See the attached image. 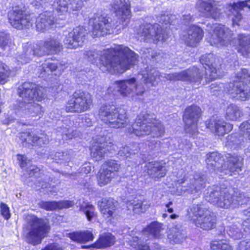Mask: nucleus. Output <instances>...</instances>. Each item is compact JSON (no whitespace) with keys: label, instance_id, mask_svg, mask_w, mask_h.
<instances>
[{"label":"nucleus","instance_id":"7ed1b4c3","mask_svg":"<svg viewBox=\"0 0 250 250\" xmlns=\"http://www.w3.org/2000/svg\"><path fill=\"white\" fill-rule=\"evenodd\" d=\"M128 132L134 133L137 136L150 135L153 137H161L165 133V127L159 121L153 119L146 113L139 115L135 123Z\"/></svg>","mask_w":250,"mask_h":250},{"label":"nucleus","instance_id":"de8ad7c7","mask_svg":"<svg viewBox=\"0 0 250 250\" xmlns=\"http://www.w3.org/2000/svg\"><path fill=\"white\" fill-rule=\"evenodd\" d=\"M236 81L239 83V85L244 86L250 83V75L247 69H242L237 73L236 80L233 83Z\"/></svg>","mask_w":250,"mask_h":250},{"label":"nucleus","instance_id":"6ab92c4d","mask_svg":"<svg viewBox=\"0 0 250 250\" xmlns=\"http://www.w3.org/2000/svg\"><path fill=\"white\" fill-rule=\"evenodd\" d=\"M58 4L56 11L62 20L65 18L67 13L79 11L83 5L82 0H56Z\"/></svg>","mask_w":250,"mask_h":250},{"label":"nucleus","instance_id":"0e129e2a","mask_svg":"<svg viewBox=\"0 0 250 250\" xmlns=\"http://www.w3.org/2000/svg\"><path fill=\"white\" fill-rule=\"evenodd\" d=\"M118 154L125 158L129 157L131 154L128 146H125L122 148L118 152Z\"/></svg>","mask_w":250,"mask_h":250},{"label":"nucleus","instance_id":"1a4fd4ad","mask_svg":"<svg viewBox=\"0 0 250 250\" xmlns=\"http://www.w3.org/2000/svg\"><path fill=\"white\" fill-rule=\"evenodd\" d=\"M206 200L213 205L224 208L232 206V195L227 188L222 189L217 186L208 188L205 194Z\"/></svg>","mask_w":250,"mask_h":250},{"label":"nucleus","instance_id":"393cba45","mask_svg":"<svg viewBox=\"0 0 250 250\" xmlns=\"http://www.w3.org/2000/svg\"><path fill=\"white\" fill-rule=\"evenodd\" d=\"M227 92L233 98L245 101L250 97V90L246 89L244 85H239V83L237 81L235 83H230L226 87Z\"/></svg>","mask_w":250,"mask_h":250},{"label":"nucleus","instance_id":"79ce46f5","mask_svg":"<svg viewBox=\"0 0 250 250\" xmlns=\"http://www.w3.org/2000/svg\"><path fill=\"white\" fill-rule=\"evenodd\" d=\"M71 155L70 151H59L57 152L54 155V159L58 163L60 164H66L69 162L71 158Z\"/></svg>","mask_w":250,"mask_h":250},{"label":"nucleus","instance_id":"5fc2aeb1","mask_svg":"<svg viewBox=\"0 0 250 250\" xmlns=\"http://www.w3.org/2000/svg\"><path fill=\"white\" fill-rule=\"evenodd\" d=\"M11 43V39L9 34L4 32L0 33V48L5 50Z\"/></svg>","mask_w":250,"mask_h":250},{"label":"nucleus","instance_id":"f704fd0d","mask_svg":"<svg viewBox=\"0 0 250 250\" xmlns=\"http://www.w3.org/2000/svg\"><path fill=\"white\" fill-rule=\"evenodd\" d=\"M221 156L217 152H210L207 154L206 162L210 170H215L219 167Z\"/></svg>","mask_w":250,"mask_h":250},{"label":"nucleus","instance_id":"864d4df0","mask_svg":"<svg viewBox=\"0 0 250 250\" xmlns=\"http://www.w3.org/2000/svg\"><path fill=\"white\" fill-rule=\"evenodd\" d=\"M39 206L42 209L48 211H52L58 209L57 201H42L38 203Z\"/></svg>","mask_w":250,"mask_h":250},{"label":"nucleus","instance_id":"0eeeda50","mask_svg":"<svg viewBox=\"0 0 250 250\" xmlns=\"http://www.w3.org/2000/svg\"><path fill=\"white\" fill-rule=\"evenodd\" d=\"M27 220L26 241L30 244L36 245L41 242L49 232L50 227L48 221L38 218L34 215L28 216Z\"/></svg>","mask_w":250,"mask_h":250},{"label":"nucleus","instance_id":"09e8293b","mask_svg":"<svg viewBox=\"0 0 250 250\" xmlns=\"http://www.w3.org/2000/svg\"><path fill=\"white\" fill-rule=\"evenodd\" d=\"M79 209L84 213L87 219L89 221H91L92 219L96 216V214L95 212V208L92 205L86 204L85 205H81Z\"/></svg>","mask_w":250,"mask_h":250},{"label":"nucleus","instance_id":"4468645a","mask_svg":"<svg viewBox=\"0 0 250 250\" xmlns=\"http://www.w3.org/2000/svg\"><path fill=\"white\" fill-rule=\"evenodd\" d=\"M200 116L201 109L195 105L187 108L183 115L185 131L193 137H195L198 132L197 123Z\"/></svg>","mask_w":250,"mask_h":250},{"label":"nucleus","instance_id":"680f3d73","mask_svg":"<svg viewBox=\"0 0 250 250\" xmlns=\"http://www.w3.org/2000/svg\"><path fill=\"white\" fill-rule=\"evenodd\" d=\"M161 145L160 141L153 140L149 142L148 147L150 150L158 151L161 149Z\"/></svg>","mask_w":250,"mask_h":250},{"label":"nucleus","instance_id":"3c124183","mask_svg":"<svg viewBox=\"0 0 250 250\" xmlns=\"http://www.w3.org/2000/svg\"><path fill=\"white\" fill-rule=\"evenodd\" d=\"M34 47L33 53L34 56L41 57L45 55H49L44 45L43 42H40L38 43L32 45Z\"/></svg>","mask_w":250,"mask_h":250},{"label":"nucleus","instance_id":"c03bdc74","mask_svg":"<svg viewBox=\"0 0 250 250\" xmlns=\"http://www.w3.org/2000/svg\"><path fill=\"white\" fill-rule=\"evenodd\" d=\"M143 78L145 83H150L154 85V82L157 78H159V72L155 69L153 68L149 71L147 70L146 73L143 74Z\"/></svg>","mask_w":250,"mask_h":250},{"label":"nucleus","instance_id":"c756f323","mask_svg":"<svg viewBox=\"0 0 250 250\" xmlns=\"http://www.w3.org/2000/svg\"><path fill=\"white\" fill-rule=\"evenodd\" d=\"M25 140L32 145L42 146L48 143L49 138L47 135L43 133H41L38 135L34 133H30L28 134Z\"/></svg>","mask_w":250,"mask_h":250},{"label":"nucleus","instance_id":"9d476101","mask_svg":"<svg viewBox=\"0 0 250 250\" xmlns=\"http://www.w3.org/2000/svg\"><path fill=\"white\" fill-rule=\"evenodd\" d=\"M92 104L91 95L81 90L75 91L65 106L67 112L82 113L88 110Z\"/></svg>","mask_w":250,"mask_h":250},{"label":"nucleus","instance_id":"dca6fc26","mask_svg":"<svg viewBox=\"0 0 250 250\" xmlns=\"http://www.w3.org/2000/svg\"><path fill=\"white\" fill-rule=\"evenodd\" d=\"M102 167L98 176V183L101 187L109 183L116 176L121 166L115 160H108L104 162Z\"/></svg>","mask_w":250,"mask_h":250},{"label":"nucleus","instance_id":"ea45409f","mask_svg":"<svg viewBox=\"0 0 250 250\" xmlns=\"http://www.w3.org/2000/svg\"><path fill=\"white\" fill-rule=\"evenodd\" d=\"M228 169L230 172L241 170L243 165L242 158L239 156H232L227 162Z\"/></svg>","mask_w":250,"mask_h":250},{"label":"nucleus","instance_id":"412c9836","mask_svg":"<svg viewBox=\"0 0 250 250\" xmlns=\"http://www.w3.org/2000/svg\"><path fill=\"white\" fill-rule=\"evenodd\" d=\"M129 0H115L112 3V7L116 15L122 16L123 26H126L129 22L130 16Z\"/></svg>","mask_w":250,"mask_h":250},{"label":"nucleus","instance_id":"f8f14e48","mask_svg":"<svg viewBox=\"0 0 250 250\" xmlns=\"http://www.w3.org/2000/svg\"><path fill=\"white\" fill-rule=\"evenodd\" d=\"M13 109L19 117L41 118L43 113L42 107L32 101H16L13 105Z\"/></svg>","mask_w":250,"mask_h":250},{"label":"nucleus","instance_id":"7c9ffc66","mask_svg":"<svg viewBox=\"0 0 250 250\" xmlns=\"http://www.w3.org/2000/svg\"><path fill=\"white\" fill-rule=\"evenodd\" d=\"M238 52L244 57H249L250 55V37L240 34L238 35Z\"/></svg>","mask_w":250,"mask_h":250},{"label":"nucleus","instance_id":"4d7b16f0","mask_svg":"<svg viewBox=\"0 0 250 250\" xmlns=\"http://www.w3.org/2000/svg\"><path fill=\"white\" fill-rule=\"evenodd\" d=\"M232 200L233 207L245 203L247 200L245 196L240 192H235V195L232 196Z\"/></svg>","mask_w":250,"mask_h":250},{"label":"nucleus","instance_id":"58836bf2","mask_svg":"<svg viewBox=\"0 0 250 250\" xmlns=\"http://www.w3.org/2000/svg\"><path fill=\"white\" fill-rule=\"evenodd\" d=\"M241 115L242 111L236 105L231 104L228 106L226 113V118L227 120L236 121Z\"/></svg>","mask_w":250,"mask_h":250},{"label":"nucleus","instance_id":"f03ea898","mask_svg":"<svg viewBox=\"0 0 250 250\" xmlns=\"http://www.w3.org/2000/svg\"><path fill=\"white\" fill-rule=\"evenodd\" d=\"M102 70L110 73H123L138 61V55L128 47L115 45L101 54Z\"/></svg>","mask_w":250,"mask_h":250},{"label":"nucleus","instance_id":"bf43d9fd","mask_svg":"<svg viewBox=\"0 0 250 250\" xmlns=\"http://www.w3.org/2000/svg\"><path fill=\"white\" fill-rule=\"evenodd\" d=\"M0 212L2 216L6 220H8L11 217L9 208L8 206L3 203H1L0 204Z\"/></svg>","mask_w":250,"mask_h":250},{"label":"nucleus","instance_id":"e433bc0d","mask_svg":"<svg viewBox=\"0 0 250 250\" xmlns=\"http://www.w3.org/2000/svg\"><path fill=\"white\" fill-rule=\"evenodd\" d=\"M90 150L92 158L95 161H98L104 158L109 149L105 146V144H96L92 146Z\"/></svg>","mask_w":250,"mask_h":250},{"label":"nucleus","instance_id":"774afa93","mask_svg":"<svg viewBox=\"0 0 250 250\" xmlns=\"http://www.w3.org/2000/svg\"><path fill=\"white\" fill-rule=\"evenodd\" d=\"M239 250H250V242L243 241L240 242Z\"/></svg>","mask_w":250,"mask_h":250},{"label":"nucleus","instance_id":"4c0bfd02","mask_svg":"<svg viewBox=\"0 0 250 250\" xmlns=\"http://www.w3.org/2000/svg\"><path fill=\"white\" fill-rule=\"evenodd\" d=\"M148 173L156 178L164 177L166 174L165 169L159 162H152L147 165Z\"/></svg>","mask_w":250,"mask_h":250},{"label":"nucleus","instance_id":"a211bd4d","mask_svg":"<svg viewBox=\"0 0 250 250\" xmlns=\"http://www.w3.org/2000/svg\"><path fill=\"white\" fill-rule=\"evenodd\" d=\"M87 34V32L83 26L76 27L66 36L64 44L67 48L75 49L83 44Z\"/></svg>","mask_w":250,"mask_h":250},{"label":"nucleus","instance_id":"f3484780","mask_svg":"<svg viewBox=\"0 0 250 250\" xmlns=\"http://www.w3.org/2000/svg\"><path fill=\"white\" fill-rule=\"evenodd\" d=\"M221 5L214 0H199L196 3V7L204 16L218 19L221 15Z\"/></svg>","mask_w":250,"mask_h":250},{"label":"nucleus","instance_id":"4be33fe9","mask_svg":"<svg viewBox=\"0 0 250 250\" xmlns=\"http://www.w3.org/2000/svg\"><path fill=\"white\" fill-rule=\"evenodd\" d=\"M183 37L188 46L195 47L203 38V31L197 26L190 25L184 32Z\"/></svg>","mask_w":250,"mask_h":250},{"label":"nucleus","instance_id":"2eb2a0df","mask_svg":"<svg viewBox=\"0 0 250 250\" xmlns=\"http://www.w3.org/2000/svg\"><path fill=\"white\" fill-rule=\"evenodd\" d=\"M9 21L10 24L15 28L22 29L24 27H29L32 25L34 18L32 15H27L19 7H15L9 12Z\"/></svg>","mask_w":250,"mask_h":250},{"label":"nucleus","instance_id":"052dcab7","mask_svg":"<svg viewBox=\"0 0 250 250\" xmlns=\"http://www.w3.org/2000/svg\"><path fill=\"white\" fill-rule=\"evenodd\" d=\"M58 209L67 208L72 207L75 203L73 201L62 200L57 202Z\"/></svg>","mask_w":250,"mask_h":250},{"label":"nucleus","instance_id":"a19ab883","mask_svg":"<svg viewBox=\"0 0 250 250\" xmlns=\"http://www.w3.org/2000/svg\"><path fill=\"white\" fill-rule=\"evenodd\" d=\"M139 234V233H137L136 232H135L134 233L133 231H132L131 233L129 234V237L127 238L128 240V242L130 245L135 248L137 247L136 250H149V248L147 245H143L142 244L139 243L138 235Z\"/></svg>","mask_w":250,"mask_h":250},{"label":"nucleus","instance_id":"69168bd1","mask_svg":"<svg viewBox=\"0 0 250 250\" xmlns=\"http://www.w3.org/2000/svg\"><path fill=\"white\" fill-rule=\"evenodd\" d=\"M144 53L146 54H148V56L146 55V57L151 56V58L155 59L156 60H158L160 58V54L154 50L146 49V50L144 51Z\"/></svg>","mask_w":250,"mask_h":250},{"label":"nucleus","instance_id":"bb28decb","mask_svg":"<svg viewBox=\"0 0 250 250\" xmlns=\"http://www.w3.org/2000/svg\"><path fill=\"white\" fill-rule=\"evenodd\" d=\"M116 202L112 198L103 199L99 204L100 211L103 216L108 220H110L115 213Z\"/></svg>","mask_w":250,"mask_h":250},{"label":"nucleus","instance_id":"aec40b11","mask_svg":"<svg viewBox=\"0 0 250 250\" xmlns=\"http://www.w3.org/2000/svg\"><path fill=\"white\" fill-rule=\"evenodd\" d=\"M93 35L95 36H103L111 34L112 30L117 27L114 23L102 15L96 16L93 21Z\"/></svg>","mask_w":250,"mask_h":250},{"label":"nucleus","instance_id":"49530a36","mask_svg":"<svg viewBox=\"0 0 250 250\" xmlns=\"http://www.w3.org/2000/svg\"><path fill=\"white\" fill-rule=\"evenodd\" d=\"M211 250H232L231 247L226 240L212 241L210 244Z\"/></svg>","mask_w":250,"mask_h":250},{"label":"nucleus","instance_id":"c85d7f7f","mask_svg":"<svg viewBox=\"0 0 250 250\" xmlns=\"http://www.w3.org/2000/svg\"><path fill=\"white\" fill-rule=\"evenodd\" d=\"M128 209H132L135 213L144 212L150 207L149 202L145 199L129 201L126 203Z\"/></svg>","mask_w":250,"mask_h":250},{"label":"nucleus","instance_id":"5701e85b","mask_svg":"<svg viewBox=\"0 0 250 250\" xmlns=\"http://www.w3.org/2000/svg\"><path fill=\"white\" fill-rule=\"evenodd\" d=\"M55 19L52 12L45 11L41 13L36 19V24L37 30L45 32L53 27L56 23Z\"/></svg>","mask_w":250,"mask_h":250},{"label":"nucleus","instance_id":"8fccbe9b","mask_svg":"<svg viewBox=\"0 0 250 250\" xmlns=\"http://www.w3.org/2000/svg\"><path fill=\"white\" fill-rule=\"evenodd\" d=\"M62 138L64 140H69L75 138L79 136V132L70 127L62 126L61 128Z\"/></svg>","mask_w":250,"mask_h":250},{"label":"nucleus","instance_id":"6e6d98bb","mask_svg":"<svg viewBox=\"0 0 250 250\" xmlns=\"http://www.w3.org/2000/svg\"><path fill=\"white\" fill-rule=\"evenodd\" d=\"M9 75L7 66L0 62V84H4L6 82Z\"/></svg>","mask_w":250,"mask_h":250},{"label":"nucleus","instance_id":"423d86ee","mask_svg":"<svg viewBox=\"0 0 250 250\" xmlns=\"http://www.w3.org/2000/svg\"><path fill=\"white\" fill-rule=\"evenodd\" d=\"M98 115L102 121L111 127H124L127 124L125 111L121 108H117L113 104L102 105Z\"/></svg>","mask_w":250,"mask_h":250},{"label":"nucleus","instance_id":"6e6552de","mask_svg":"<svg viewBox=\"0 0 250 250\" xmlns=\"http://www.w3.org/2000/svg\"><path fill=\"white\" fill-rule=\"evenodd\" d=\"M207 27L209 35L207 40L211 45L220 47L227 46L230 44L232 33L229 28L217 24L213 25L208 24Z\"/></svg>","mask_w":250,"mask_h":250},{"label":"nucleus","instance_id":"37998d69","mask_svg":"<svg viewBox=\"0 0 250 250\" xmlns=\"http://www.w3.org/2000/svg\"><path fill=\"white\" fill-rule=\"evenodd\" d=\"M185 234L182 231L177 228H172L170 233L168 235L170 243H180L183 241L185 239Z\"/></svg>","mask_w":250,"mask_h":250},{"label":"nucleus","instance_id":"e2e57ef3","mask_svg":"<svg viewBox=\"0 0 250 250\" xmlns=\"http://www.w3.org/2000/svg\"><path fill=\"white\" fill-rule=\"evenodd\" d=\"M84 56L89 61L93 62L95 59L98 58L99 54L95 51L88 50L85 51Z\"/></svg>","mask_w":250,"mask_h":250},{"label":"nucleus","instance_id":"b1692460","mask_svg":"<svg viewBox=\"0 0 250 250\" xmlns=\"http://www.w3.org/2000/svg\"><path fill=\"white\" fill-rule=\"evenodd\" d=\"M207 128L218 135L223 136L225 133L230 131L232 125L227 123L223 119L211 118L206 123Z\"/></svg>","mask_w":250,"mask_h":250},{"label":"nucleus","instance_id":"a878e982","mask_svg":"<svg viewBox=\"0 0 250 250\" xmlns=\"http://www.w3.org/2000/svg\"><path fill=\"white\" fill-rule=\"evenodd\" d=\"M248 1H240L237 3H234L233 4H229L226 5V12L229 15L232 14L234 15V17L232 18L233 24L238 25V22L242 19V14L240 11L245 7L250 8V5L248 3Z\"/></svg>","mask_w":250,"mask_h":250},{"label":"nucleus","instance_id":"39448f33","mask_svg":"<svg viewBox=\"0 0 250 250\" xmlns=\"http://www.w3.org/2000/svg\"><path fill=\"white\" fill-rule=\"evenodd\" d=\"M188 215L194 224L204 230L213 229L215 226V216L203 203L192 205L188 210Z\"/></svg>","mask_w":250,"mask_h":250},{"label":"nucleus","instance_id":"13d9d810","mask_svg":"<svg viewBox=\"0 0 250 250\" xmlns=\"http://www.w3.org/2000/svg\"><path fill=\"white\" fill-rule=\"evenodd\" d=\"M241 133L243 136H247L250 140V120L243 122L239 127Z\"/></svg>","mask_w":250,"mask_h":250},{"label":"nucleus","instance_id":"2f4dec72","mask_svg":"<svg viewBox=\"0 0 250 250\" xmlns=\"http://www.w3.org/2000/svg\"><path fill=\"white\" fill-rule=\"evenodd\" d=\"M33 49L32 44H25L23 46L22 52L17 57L18 62L21 64L29 62L34 56Z\"/></svg>","mask_w":250,"mask_h":250},{"label":"nucleus","instance_id":"338daca9","mask_svg":"<svg viewBox=\"0 0 250 250\" xmlns=\"http://www.w3.org/2000/svg\"><path fill=\"white\" fill-rule=\"evenodd\" d=\"M211 92L214 94H216V91H220L224 88V85L223 84H217L216 83H212L210 86Z\"/></svg>","mask_w":250,"mask_h":250},{"label":"nucleus","instance_id":"a18cd8bd","mask_svg":"<svg viewBox=\"0 0 250 250\" xmlns=\"http://www.w3.org/2000/svg\"><path fill=\"white\" fill-rule=\"evenodd\" d=\"M162 225L157 222H154L150 224L144 231L145 233H150L155 238H159L160 236V231L162 230Z\"/></svg>","mask_w":250,"mask_h":250},{"label":"nucleus","instance_id":"9b49d317","mask_svg":"<svg viewBox=\"0 0 250 250\" xmlns=\"http://www.w3.org/2000/svg\"><path fill=\"white\" fill-rule=\"evenodd\" d=\"M137 34L143 37L145 42L157 43L165 41L168 35L161 26L158 24L146 23L141 25L137 31Z\"/></svg>","mask_w":250,"mask_h":250},{"label":"nucleus","instance_id":"cd10ccee","mask_svg":"<svg viewBox=\"0 0 250 250\" xmlns=\"http://www.w3.org/2000/svg\"><path fill=\"white\" fill-rule=\"evenodd\" d=\"M205 183L204 176L201 174H196L190 182L187 184L186 186H184V188L182 190L188 193L194 194L203 188Z\"/></svg>","mask_w":250,"mask_h":250},{"label":"nucleus","instance_id":"20e7f679","mask_svg":"<svg viewBox=\"0 0 250 250\" xmlns=\"http://www.w3.org/2000/svg\"><path fill=\"white\" fill-rule=\"evenodd\" d=\"M146 91L144 85L135 78H131L114 82L107 89L108 94L116 95L117 93L123 97L142 96Z\"/></svg>","mask_w":250,"mask_h":250},{"label":"nucleus","instance_id":"603ef678","mask_svg":"<svg viewBox=\"0 0 250 250\" xmlns=\"http://www.w3.org/2000/svg\"><path fill=\"white\" fill-rule=\"evenodd\" d=\"M58 68L57 65L55 63L49 62H45L42 64L41 68V74H42V77L45 76V74H49V72H52L55 71Z\"/></svg>","mask_w":250,"mask_h":250},{"label":"nucleus","instance_id":"473e14b6","mask_svg":"<svg viewBox=\"0 0 250 250\" xmlns=\"http://www.w3.org/2000/svg\"><path fill=\"white\" fill-rule=\"evenodd\" d=\"M70 238L74 241L79 243H84L93 239L94 236L92 232L90 230L83 231H76L69 233Z\"/></svg>","mask_w":250,"mask_h":250},{"label":"nucleus","instance_id":"ddd939ff","mask_svg":"<svg viewBox=\"0 0 250 250\" xmlns=\"http://www.w3.org/2000/svg\"><path fill=\"white\" fill-rule=\"evenodd\" d=\"M18 94L23 99V101H31L35 99L40 102L44 99L45 97V90L43 87L27 82L19 87Z\"/></svg>","mask_w":250,"mask_h":250},{"label":"nucleus","instance_id":"72a5a7b5","mask_svg":"<svg viewBox=\"0 0 250 250\" xmlns=\"http://www.w3.org/2000/svg\"><path fill=\"white\" fill-rule=\"evenodd\" d=\"M115 242V238L112 234L106 233L102 234L93 244L95 248L100 249L110 247Z\"/></svg>","mask_w":250,"mask_h":250},{"label":"nucleus","instance_id":"c9c22d12","mask_svg":"<svg viewBox=\"0 0 250 250\" xmlns=\"http://www.w3.org/2000/svg\"><path fill=\"white\" fill-rule=\"evenodd\" d=\"M43 42L49 55L60 52L62 47L60 41L57 38H50L44 41Z\"/></svg>","mask_w":250,"mask_h":250},{"label":"nucleus","instance_id":"f257e3e1","mask_svg":"<svg viewBox=\"0 0 250 250\" xmlns=\"http://www.w3.org/2000/svg\"><path fill=\"white\" fill-rule=\"evenodd\" d=\"M200 60L206 69L205 80H203L204 73L195 66L177 73L165 74L164 77L168 80L186 81L198 85L205 84L220 76L219 60L213 54L203 55Z\"/></svg>","mask_w":250,"mask_h":250}]
</instances>
